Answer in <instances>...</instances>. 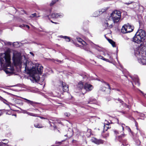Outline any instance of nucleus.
I'll return each mask as SVG.
<instances>
[{
	"mask_svg": "<svg viewBox=\"0 0 146 146\" xmlns=\"http://www.w3.org/2000/svg\"><path fill=\"white\" fill-rule=\"evenodd\" d=\"M51 22H52V23H54L55 24H58V23H56V22H53L52 21H51Z\"/></svg>",
	"mask_w": 146,
	"mask_h": 146,
	"instance_id": "49530a36",
	"label": "nucleus"
},
{
	"mask_svg": "<svg viewBox=\"0 0 146 146\" xmlns=\"http://www.w3.org/2000/svg\"><path fill=\"white\" fill-rule=\"evenodd\" d=\"M92 142L96 144L99 145L103 143L104 141L101 139H98L94 137H93L91 139Z\"/></svg>",
	"mask_w": 146,
	"mask_h": 146,
	"instance_id": "1a4fd4ad",
	"label": "nucleus"
},
{
	"mask_svg": "<svg viewBox=\"0 0 146 146\" xmlns=\"http://www.w3.org/2000/svg\"><path fill=\"white\" fill-rule=\"evenodd\" d=\"M4 103H5L4 101H3Z\"/></svg>",
	"mask_w": 146,
	"mask_h": 146,
	"instance_id": "338daca9",
	"label": "nucleus"
},
{
	"mask_svg": "<svg viewBox=\"0 0 146 146\" xmlns=\"http://www.w3.org/2000/svg\"><path fill=\"white\" fill-rule=\"evenodd\" d=\"M92 100V99H90L88 102V104H89V103H91L90 102L93 101V100Z\"/></svg>",
	"mask_w": 146,
	"mask_h": 146,
	"instance_id": "58836bf2",
	"label": "nucleus"
},
{
	"mask_svg": "<svg viewBox=\"0 0 146 146\" xmlns=\"http://www.w3.org/2000/svg\"><path fill=\"white\" fill-rule=\"evenodd\" d=\"M27 111L25 110H23V112L24 113H27Z\"/></svg>",
	"mask_w": 146,
	"mask_h": 146,
	"instance_id": "a19ab883",
	"label": "nucleus"
},
{
	"mask_svg": "<svg viewBox=\"0 0 146 146\" xmlns=\"http://www.w3.org/2000/svg\"><path fill=\"white\" fill-rule=\"evenodd\" d=\"M76 140H73V141H72V142L73 143H76Z\"/></svg>",
	"mask_w": 146,
	"mask_h": 146,
	"instance_id": "8fccbe9b",
	"label": "nucleus"
},
{
	"mask_svg": "<svg viewBox=\"0 0 146 146\" xmlns=\"http://www.w3.org/2000/svg\"><path fill=\"white\" fill-rule=\"evenodd\" d=\"M24 11V12H25V11Z\"/></svg>",
	"mask_w": 146,
	"mask_h": 146,
	"instance_id": "69168bd1",
	"label": "nucleus"
},
{
	"mask_svg": "<svg viewBox=\"0 0 146 146\" xmlns=\"http://www.w3.org/2000/svg\"><path fill=\"white\" fill-rule=\"evenodd\" d=\"M58 123L59 124H62V122H58Z\"/></svg>",
	"mask_w": 146,
	"mask_h": 146,
	"instance_id": "5fc2aeb1",
	"label": "nucleus"
},
{
	"mask_svg": "<svg viewBox=\"0 0 146 146\" xmlns=\"http://www.w3.org/2000/svg\"><path fill=\"white\" fill-rule=\"evenodd\" d=\"M133 3H134V2L131 1V2H130V3H125V4H126V5H129V4H131Z\"/></svg>",
	"mask_w": 146,
	"mask_h": 146,
	"instance_id": "c9c22d12",
	"label": "nucleus"
},
{
	"mask_svg": "<svg viewBox=\"0 0 146 146\" xmlns=\"http://www.w3.org/2000/svg\"><path fill=\"white\" fill-rule=\"evenodd\" d=\"M86 77H87V76H86V75H85V76L83 77V78H86Z\"/></svg>",
	"mask_w": 146,
	"mask_h": 146,
	"instance_id": "603ef678",
	"label": "nucleus"
},
{
	"mask_svg": "<svg viewBox=\"0 0 146 146\" xmlns=\"http://www.w3.org/2000/svg\"><path fill=\"white\" fill-rule=\"evenodd\" d=\"M140 92H141L142 93V91H140Z\"/></svg>",
	"mask_w": 146,
	"mask_h": 146,
	"instance_id": "680f3d73",
	"label": "nucleus"
},
{
	"mask_svg": "<svg viewBox=\"0 0 146 146\" xmlns=\"http://www.w3.org/2000/svg\"><path fill=\"white\" fill-rule=\"evenodd\" d=\"M107 136L106 137L108 136H109V134H107Z\"/></svg>",
	"mask_w": 146,
	"mask_h": 146,
	"instance_id": "4d7b16f0",
	"label": "nucleus"
},
{
	"mask_svg": "<svg viewBox=\"0 0 146 146\" xmlns=\"http://www.w3.org/2000/svg\"><path fill=\"white\" fill-rule=\"evenodd\" d=\"M104 83L106 85L108 86V88L110 90V87L109 84L106 83V82H104Z\"/></svg>",
	"mask_w": 146,
	"mask_h": 146,
	"instance_id": "f704fd0d",
	"label": "nucleus"
},
{
	"mask_svg": "<svg viewBox=\"0 0 146 146\" xmlns=\"http://www.w3.org/2000/svg\"><path fill=\"white\" fill-rule=\"evenodd\" d=\"M98 58H99L102 59L106 61L107 62H110V60L108 59H106L104 58L103 56H98Z\"/></svg>",
	"mask_w": 146,
	"mask_h": 146,
	"instance_id": "393cba45",
	"label": "nucleus"
},
{
	"mask_svg": "<svg viewBox=\"0 0 146 146\" xmlns=\"http://www.w3.org/2000/svg\"><path fill=\"white\" fill-rule=\"evenodd\" d=\"M23 99L24 100H26V101L25 102L27 103L28 104H30L31 105H32L33 106H34V104H37V102H34L33 101H32L30 100H28L26 98H23Z\"/></svg>",
	"mask_w": 146,
	"mask_h": 146,
	"instance_id": "2eb2a0df",
	"label": "nucleus"
},
{
	"mask_svg": "<svg viewBox=\"0 0 146 146\" xmlns=\"http://www.w3.org/2000/svg\"><path fill=\"white\" fill-rule=\"evenodd\" d=\"M65 136H66L68 137H70V136H68V134H67V135H65Z\"/></svg>",
	"mask_w": 146,
	"mask_h": 146,
	"instance_id": "3c124183",
	"label": "nucleus"
},
{
	"mask_svg": "<svg viewBox=\"0 0 146 146\" xmlns=\"http://www.w3.org/2000/svg\"><path fill=\"white\" fill-rule=\"evenodd\" d=\"M137 133L136 135V138L134 139L135 140V141L137 144L138 145H139L141 144V142L139 139V136L137 135Z\"/></svg>",
	"mask_w": 146,
	"mask_h": 146,
	"instance_id": "412c9836",
	"label": "nucleus"
},
{
	"mask_svg": "<svg viewBox=\"0 0 146 146\" xmlns=\"http://www.w3.org/2000/svg\"><path fill=\"white\" fill-rule=\"evenodd\" d=\"M19 27L21 28L23 27H27L28 29H29V26L27 25H24V24L20 25H19Z\"/></svg>",
	"mask_w": 146,
	"mask_h": 146,
	"instance_id": "7c9ffc66",
	"label": "nucleus"
},
{
	"mask_svg": "<svg viewBox=\"0 0 146 146\" xmlns=\"http://www.w3.org/2000/svg\"><path fill=\"white\" fill-rule=\"evenodd\" d=\"M60 37L61 38H64L68 42H69L70 40V37L67 36H60Z\"/></svg>",
	"mask_w": 146,
	"mask_h": 146,
	"instance_id": "5701e85b",
	"label": "nucleus"
},
{
	"mask_svg": "<svg viewBox=\"0 0 146 146\" xmlns=\"http://www.w3.org/2000/svg\"><path fill=\"white\" fill-rule=\"evenodd\" d=\"M13 60L15 65L19 66L20 68L23 66L25 72L27 74H30L34 80L36 81L39 80L40 77L38 74H42L43 66L38 64H33L26 58L25 56L22 57V60L23 61L22 62L21 53L16 50H13Z\"/></svg>",
	"mask_w": 146,
	"mask_h": 146,
	"instance_id": "f257e3e1",
	"label": "nucleus"
},
{
	"mask_svg": "<svg viewBox=\"0 0 146 146\" xmlns=\"http://www.w3.org/2000/svg\"><path fill=\"white\" fill-rule=\"evenodd\" d=\"M109 42L110 43L113 47H114L115 46V42L113 40L110 39H107Z\"/></svg>",
	"mask_w": 146,
	"mask_h": 146,
	"instance_id": "4be33fe9",
	"label": "nucleus"
},
{
	"mask_svg": "<svg viewBox=\"0 0 146 146\" xmlns=\"http://www.w3.org/2000/svg\"><path fill=\"white\" fill-rule=\"evenodd\" d=\"M8 44H9V45H11V42H8Z\"/></svg>",
	"mask_w": 146,
	"mask_h": 146,
	"instance_id": "864d4df0",
	"label": "nucleus"
},
{
	"mask_svg": "<svg viewBox=\"0 0 146 146\" xmlns=\"http://www.w3.org/2000/svg\"><path fill=\"white\" fill-rule=\"evenodd\" d=\"M115 102H116L117 103L119 102L124 107H127L128 108H129V106H127L126 104L123 101H121L120 99L115 100Z\"/></svg>",
	"mask_w": 146,
	"mask_h": 146,
	"instance_id": "9b49d317",
	"label": "nucleus"
},
{
	"mask_svg": "<svg viewBox=\"0 0 146 146\" xmlns=\"http://www.w3.org/2000/svg\"><path fill=\"white\" fill-rule=\"evenodd\" d=\"M106 88L103 87L102 89H101L103 91H105L106 90Z\"/></svg>",
	"mask_w": 146,
	"mask_h": 146,
	"instance_id": "ea45409f",
	"label": "nucleus"
},
{
	"mask_svg": "<svg viewBox=\"0 0 146 146\" xmlns=\"http://www.w3.org/2000/svg\"><path fill=\"white\" fill-rule=\"evenodd\" d=\"M127 33H130L132 32L133 29V27L130 25L128 24L127 25Z\"/></svg>",
	"mask_w": 146,
	"mask_h": 146,
	"instance_id": "f3484780",
	"label": "nucleus"
},
{
	"mask_svg": "<svg viewBox=\"0 0 146 146\" xmlns=\"http://www.w3.org/2000/svg\"><path fill=\"white\" fill-rule=\"evenodd\" d=\"M146 34L142 30H139L136 33L133 38V41L137 43L143 42L145 38Z\"/></svg>",
	"mask_w": 146,
	"mask_h": 146,
	"instance_id": "7ed1b4c3",
	"label": "nucleus"
},
{
	"mask_svg": "<svg viewBox=\"0 0 146 146\" xmlns=\"http://www.w3.org/2000/svg\"><path fill=\"white\" fill-rule=\"evenodd\" d=\"M16 44H17V42H16L15 43Z\"/></svg>",
	"mask_w": 146,
	"mask_h": 146,
	"instance_id": "e2e57ef3",
	"label": "nucleus"
},
{
	"mask_svg": "<svg viewBox=\"0 0 146 146\" xmlns=\"http://www.w3.org/2000/svg\"><path fill=\"white\" fill-rule=\"evenodd\" d=\"M103 55L106 57L108 58L109 59H108L110 60V62H111L113 61V58L112 57L108 54H106L104 52Z\"/></svg>",
	"mask_w": 146,
	"mask_h": 146,
	"instance_id": "dca6fc26",
	"label": "nucleus"
},
{
	"mask_svg": "<svg viewBox=\"0 0 146 146\" xmlns=\"http://www.w3.org/2000/svg\"><path fill=\"white\" fill-rule=\"evenodd\" d=\"M120 19H107L106 20V22L105 23V26L108 27V29H110L112 28L113 26L114 25L111 23V22H113L114 24H118L120 22Z\"/></svg>",
	"mask_w": 146,
	"mask_h": 146,
	"instance_id": "20e7f679",
	"label": "nucleus"
},
{
	"mask_svg": "<svg viewBox=\"0 0 146 146\" xmlns=\"http://www.w3.org/2000/svg\"><path fill=\"white\" fill-rule=\"evenodd\" d=\"M145 146H146V145H145Z\"/></svg>",
	"mask_w": 146,
	"mask_h": 146,
	"instance_id": "774afa93",
	"label": "nucleus"
},
{
	"mask_svg": "<svg viewBox=\"0 0 146 146\" xmlns=\"http://www.w3.org/2000/svg\"><path fill=\"white\" fill-rule=\"evenodd\" d=\"M84 86L83 83L82 82H80L78 84L77 87L76 89V92H80L81 90L82 94H84L83 91L84 90Z\"/></svg>",
	"mask_w": 146,
	"mask_h": 146,
	"instance_id": "0eeeda50",
	"label": "nucleus"
},
{
	"mask_svg": "<svg viewBox=\"0 0 146 146\" xmlns=\"http://www.w3.org/2000/svg\"><path fill=\"white\" fill-rule=\"evenodd\" d=\"M110 122H109L108 121L106 120H105V123H104V126H106V125H107L109 126V125L110 124Z\"/></svg>",
	"mask_w": 146,
	"mask_h": 146,
	"instance_id": "c756f323",
	"label": "nucleus"
},
{
	"mask_svg": "<svg viewBox=\"0 0 146 146\" xmlns=\"http://www.w3.org/2000/svg\"><path fill=\"white\" fill-rule=\"evenodd\" d=\"M63 90L64 92H66L68 90V86L65 83L62 82Z\"/></svg>",
	"mask_w": 146,
	"mask_h": 146,
	"instance_id": "4468645a",
	"label": "nucleus"
},
{
	"mask_svg": "<svg viewBox=\"0 0 146 146\" xmlns=\"http://www.w3.org/2000/svg\"><path fill=\"white\" fill-rule=\"evenodd\" d=\"M67 117H68L70 115V114L68 113H65L64 114Z\"/></svg>",
	"mask_w": 146,
	"mask_h": 146,
	"instance_id": "4c0bfd02",
	"label": "nucleus"
},
{
	"mask_svg": "<svg viewBox=\"0 0 146 146\" xmlns=\"http://www.w3.org/2000/svg\"><path fill=\"white\" fill-rule=\"evenodd\" d=\"M84 94L86 93V92H89L91 90L93 89V86L90 84L87 83L85 84L84 86Z\"/></svg>",
	"mask_w": 146,
	"mask_h": 146,
	"instance_id": "6e6552de",
	"label": "nucleus"
},
{
	"mask_svg": "<svg viewBox=\"0 0 146 146\" xmlns=\"http://www.w3.org/2000/svg\"><path fill=\"white\" fill-rule=\"evenodd\" d=\"M34 126L35 127L38 128H41L42 127V126L40 124H35Z\"/></svg>",
	"mask_w": 146,
	"mask_h": 146,
	"instance_id": "bb28decb",
	"label": "nucleus"
},
{
	"mask_svg": "<svg viewBox=\"0 0 146 146\" xmlns=\"http://www.w3.org/2000/svg\"><path fill=\"white\" fill-rule=\"evenodd\" d=\"M2 141H5V143H4L3 142H0V146L2 145V144H6V143H7L8 142V141L7 139H3L2 140Z\"/></svg>",
	"mask_w": 146,
	"mask_h": 146,
	"instance_id": "cd10ccee",
	"label": "nucleus"
},
{
	"mask_svg": "<svg viewBox=\"0 0 146 146\" xmlns=\"http://www.w3.org/2000/svg\"><path fill=\"white\" fill-rule=\"evenodd\" d=\"M131 78L133 81L135 82L136 84L138 86L139 85V83L137 76H135L131 77Z\"/></svg>",
	"mask_w": 146,
	"mask_h": 146,
	"instance_id": "ddd939ff",
	"label": "nucleus"
},
{
	"mask_svg": "<svg viewBox=\"0 0 146 146\" xmlns=\"http://www.w3.org/2000/svg\"><path fill=\"white\" fill-rule=\"evenodd\" d=\"M62 142H56V144H60Z\"/></svg>",
	"mask_w": 146,
	"mask_h": 146,
	"instance_id": "79ce46f5",
	"label": "nucleus"
},
{
	"mask_svg": "<svg viewBox=\"0 0 146 146\" xmlns=\"http://www.w3.org/2000/svg\"><path fill=\"white\" fill-rule=\"evenodd\" d=\"M139 130V133L141 134V135H142V131H141L140 130Z\"/></svg>",
	"mask_w": 146,
	"mask_h": 146,
	"instance_id": "c03bdc74",
	"label": "nucleus"
},
{
	"mask_svg": "<svg viewBox=\"0 0 146 146\" xmlns=\"http://www.w3.org/2000/svg\"><path fill=\"white\" fill-rule=\"evenodd\" d=\"M55 0V1H52V2L50 3V6H52L56 2V1H58V0Z\"/></svg>",
	"mask_w": 146,
	"mask_h": 146,
	"instance_id": "2f4dec72",
	"label": "nucleus"
},
{
	"mask_svg": "<svg viewBox=\"0 0 146 146\" xmlns=\"http://www.w3.org/2000/svg\"><path fill=\"white\" fill-rule=\"evenodd\" d=\"M125 126V125L124 124H121V126L122 128V133L121 134L118 136L119 141L120 142H121V145L123 146H130L126 140H124L121 141L120 139V138H122L124 137L125 136V134L123 133V131H124V126Z\"/></svg>",
	"mask_w": 146,
	"mask_h": 146,
	"instance_id": "39448f33",
	"label": "nucleus"
},
{
	"mask_svg": "<svg viewBox=\"0 0 146 146\" xmlns=\"http://www.w3.org/2000/svg\"><path fill=\"white\" fill-rule=\"evenodd\" d=\"M27 114H28L29 115H30V116H33L34 117H37V115L36 114L33 113H30L29 112H27Z\"/></svg>",
	"mask_w": 146,
	"mask_h": 146,
	"instance_id": "a878e982",
	"label": "nucleus"
},
{
	"mask_svg": "<svg viewBox=\"0 0 146 146\" xmlns=\"http://www.w3.org/2000/svg\"><path fill=\"white\" fill-rule=\"evenodd\" d=\"M63 15L61 13L58 14L54 13L51 15V17L52 18H62L63 17Z\"/></svg>",
	"mask_w": 146,
	"mask_h": 146,
	"instance_id": "9d476101",
	"label": "nucleus"
},
{
	"mask_svg": "<svg viewBox=\"0 0 146 146\" xmlns=\"http://www.w3.org/2000/svg\"><path fill=\"white\" fill-rule=\"evenodd\" d=\"M2 114V113H0V116Z\"/></svg>",
	"mask_w": 146,
	"mask_h": 146,
	"instance_id": "13d9d810",
	"label": "nucleus"
},
{
	"mask_svg": "<svg viewBox=\"0 0 146 146\" xmlns=\"http://www.w3.org/2000/svg\"><path fill=\"white\" fill-rule=\"evenodd\" d=\"M91 129H88V131L89 132H91Z\"/></svg>",
	"mask_w": 146,
	"mask_h": 146,
	"instance_id": "6e6d98bb",
	"label": "nucleus"
},
{
	"mask_svg": "<svg viewBox=\"0 0 146 146\" xmlns=\"http://www.w3.org/2000/svg\"><path fill=\"white\" fill-rule=\"evenodd\" d=\"M30 53L31 55H32L33 56H34V54L33 52H30Z\"/></svg>",
	"mask_w": 146,
	"mask_h": 146,
	"instance_id": "09e8293b",
	"label": "nucleus"
},
{
	"mask_svg": "<svg viewBox=\"0 0 146 146\" xmlns=\"http://www.w3.org/2000/svg\"><path fill=\"white\" fill-rule=\"evenodd\" d=\"M78 41L80 43H81L83 45H86L87 44L81 38H77Z\"/></svg>",
	"mask_w": 146,
	"mask_h": 146,
	"instance_id": "6ab92c4d",
	"label": "nucleus"
},
{
	"mask_svg": "<svg viewBox=\"0 0 146 146\" xmlns=\"http://www.w3.org/2000/svg\"><path fill=\"white\" fill-rule=\"evenodd\" d=\"M94 47L96 50L100 52H104L105 49L103 48L100 47L98 46L95 45Z\"/></svg>",
	"mask_w": 146,
	"mask_h": 146,
	"instance_id": "aec40b11",
	"label": "nucleus"
},
{
	"mask_svg": "<svg viewBox=\"0 0 146 146\" xmlns=\"http://www.w3.org/2000/svg\"><path fill=\"white\" fill-rule=\"evenodd\" d=\"M114 133L116 135H118L119 134V133H121V132H119V131H118L116 130H115L114 131Z\"/></svg>",
	"mask_w": 146,
	"mask_h": 146,
	"instance_id": "72a5a7b5",
	"label": "nucleus"
},
{
	"mask_svg": "<svg viewBox=\"0 0 146 146\" xmlns=\"http://www.w3.org/2000/svg\"><path fill=\"white\" fill-rule=\"evenodd\" d=\"M135 125H136V127H137V125H138V123L136 121H135Z\"/></svg>",
	"mask_w": 146,
	"mask_h": 146,
	"instance_id": "37998d69",
	"label": "nucleus"
},
{
	"mask_svg": "<svg viewBox=\"0 0 146 146\" xmlns=\"http://www.w3.org/2000/svg\"><path fill=\"white\" fill-rule=\"evenodd\" d=\"M0 99H1V100H3L4 101H6L5 100L3 99L2 98H1H1H0Z\"/></svg>",
	"mask_w": 146,
	"mask_h": 146,
	"instance_id": "a18cd8bd",
	"label": "nucleus"
},
{
	"mask_svg": "<svg viewBox=\"0 0 146 146\" xmlns=\"http://www.w3.org/2000/svg\"><path fill=\"white\" fill-rule=\"evenodd\" d=\"M104 130L103 132H104V131H107L108 129L109 128V126H104Z\"/></svg>",
	"mask_w": 146,
	"mask_h": 146,
	"instance_id": "473e14b6",
	"label": "nucleus"
},
{
	"mask_svg": "<svg viewBox=\"0 0 146 146\" xmlns=\"http://www.w3.org/2000/svg\"><path fill=\"white\" fill-rule=\"evenodd\" d=\"M15 115V116H16V115Z\"/></svg>",
	"mask_w": 146,
	"mask_h": 146,
	"instance_id": "0e129e2a",
	"label": "nucleus"
},
{
	"mask_svg": "<svg viewBox=\"0 0 146 146\" xmlns=\"http://www.w3.org/2000/svg\"><path fill=\"white\" fill-rule=\"evenodd\" d=\"M10 49H8L5 53L0 54V64L7 74L13 73L14 69L11 65L10 53Z\"/></svg>",
	"mask_w": 146,
	"mask_h": 146,
	"instance_id": "f03ea898",
	"label": "nucleus"
},
{
	"mask_svg": "<svg viewBox=\"0 0 146 146\" xmlns=\"http://www.w3.org/2000/svg\"><path fill=\"white\" fill-rule=\"evenodd\" d=\"M126 127L129 131L130 132L131 131V130L129 127L128 126H126Z\"/></svg>",
	"mask_w": 146,
	"mask_h": 146,
	"instance_id": "e433bc0d",
	"label": "nucleus"
},
{
	"mask_svg": "<svg viewBox=\"0 0 146 146\" xmlns=\"http://www.w3.org/2000/svg\"><path fill=\"white\" fill-rule=\"evenodd\" d=\"M145 140H146V137L144 139Z\"/></svg>",
	"mask_w": 146,
	"mask_h": 146,
	"instance_id": "bf43d9fd",
	"label": "nucleus"
},
{
	"mask_svg": "<svg viewBox=\"0 0 146 146\" xmlns=\"http://www.w3.org/2000/svg\"><path fill=\"white\" fill-rule=\"evenodd\" d=\"M127 25H124L121 29V32L123 33H127Z\"/></svg>",
	"mask_w": 146,
	"mask_h": 146,
	"instance_id": "a211bd4d",
	"label": "nucleus"
},
{
	"mask_svg": "<svg viewBox=\"0 0 146 146\" xmlns=\"http://www.w3.org/2000/svg\"><path fill=\"white\" fill-rule=\"evenodd\" d=\"M40 117V118H41V119H46V118H44V117Z\"/></svg>",
	"mask_w": 146,
	"mask_h": 146,
	"instance_id": "de8ad7c7",
	"label": "nucleus"
},
{
	"mask_svg": "<svg viewBox=\"0 0 146 146\" xmlns=\"http://www.w3.org/2000/svg\"><path fill=\"white\" fill-rule=\"evenodd\" d=\"M39 17L38 16H37L36 14V13H35L33 14H32L31 16H30V17Z\"/></svg>",
	"mask_w": 146,
	"mask_h": 146,
	"instance_id": "c85d7f7f",
	"label": "nucleus"
},
{
	"mask_svg": "<svg viewBox=\"0 0 146 146\" xmlns=\"http://www.w3.org/2000/svg\"><path fill=\"white\" fill-rule=\"evenodd\" d=\"M50 120L52 121V122H51L49 120L48 123L50 124L51 126H53L54 127H55V126H54V123H56L58 122V120L56 118H53L50 119Z\"/></svg>",
	"mask_w": 146,
	"mask_h": 146,
	"instance_id": "f8f14e48",
	"label": "nucleus"
},
{
	"mask_svg": "<svg viewBox=\"0 0 146 146\" xmlns=\"http://www.w3.org/2000/svg\"><path fill=\"white\" fill-rule=\"evenodd\" d=\"M121 12L120 11L115 10L110 14V18H121Z\"/></svg>",
	"mask_w": 146,
	"mask_h": 146,
	"instance_id": "423d86ee",
	"label": "nucleus"
},
{
	"mask_svg": "<svg viewBox=\"0 0 146 146\" xmlns=\"http://www.w3.org/2000/svg\"><path fill=\"white\" fill-rule=\"evenodd\" d=\"M123 113L124 114H125L124 112H123Z\"/></svg>",
	"mask_w": 146,
	"mask_h": 146,
	"instance_id": "052dcab7",
	"label": "nucleus"
},
{
	"mask_svg": "<svg viewBox=\"0 0 146 146\" xmlns=\"http://www.w3.org/2000/svg\"><path fill=\"white\" fill-rule=\"evenodd\" d=\"M109 7H104L102 9H101V11H100L99 13H101H101H104L107 11L109 9Z\"/></svg>",
	"mask_w": 146,
	"mask_h": 146,
	"instance_id": "b1692460",
	"label": "nucleus"
}]
</instances>
